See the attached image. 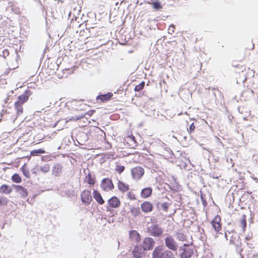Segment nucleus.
<instances>
[{
	"instance_id": "nucleus-1",
	"label": "nucleus",
	"mask_w": 258,
	"mask_h": 258,
	"mask_svg": "<svg viewBox=\"0 0 258 258\" xmlns=\"http://www.w3.org/2000/svg\"><path fill=\"white\" fill-rule=\"evenodd\" d=\"M164 229L156 223H153L147 227V232L151 236L159 238L162 236L164 232Z\"/></svg>"
},
{
	"instance_id": "nucleus-2",
	"label": "nucleus",
	"mask_w": 258,
	"mask_h": 258,
	"mask_svg": "<svg viewBox=\"0 0 258 258\" xmlns=\"http://www.w3.org/2000/svg\"><path fill=\"white\" fill-rule=\"evenodd\" d=\"M166 235L164 240L165 246L168 248L167 250L171 251H176L178 247L177 243L172 235L167 234Z\"/></svg>"
},
{
	"instance_id": "nucleus-3",
	"label": "nucleus",
	"mask_w": 258,
	"mask_h": 258,
	"mask_svg": "<svg viewBox=\"0 0 258 258\" xmlns=\"http://www.w3.org/2000/svg\"><path fill=\"white\" fill-rule=\"evenodd\" d=\"M168 251L163 245H158L152 251V258H163Z\"/></svg>"
},
{
	"instance_id": "nucleus-4",
	"label": "nucleus",
	"mask_w": 258,
	"mask_h": 258,
	"mask_svg": "<svg viewBox=\"0 0 258 258\" xmlns=\"http://www.w3.org/2000/svg\"><path fill=\"white\" fill-rule=\"evenodd\" d=\"M155 244V240L152 237H147L143 239L141 246L144 251H147L154 249Z\"/></svg>"
},
{
	"instance_id": "nucleus-5",
	"label": "nucleus",
	"mask_w": 258,
	"mask_h": 258,
	"mask_svg": "<svg viewBox=\"0 0 258 258\" xmlns=\"http://www.w3.org/2000/svg\"><path fill=\"white\" fill-rule=\"evenodd\" d=\"M144 173L145 171L144 168L140 166H137L131 169L132 177L136 180L141 179L144 175Z\"/></svg>"
},
{
	"instance_id": "nucleus-6",
	"label": "nucleus",
	"mask_w": 258,
	"mask_h": 258,
	"mask_svg": "<svg viewBox=\"0 0 258 258\" xmlns=\"http://www.w3.org/2000/svg\"><path fill=\"white\" fill-rule=\"evenodd\" d=\"M221 217L219 215H216L215 218L211 221V224L213 228L217 233L223 235V233L220 232L221 230L222 227L221 225Z\"/></svg>"
},
{
	"instance_id": "nucleus-7",
	"label": "nucleus",
	"mask_w": 258,
	"mask_h": 258,
	"mask_svg": "<svg viewBox=\"0 0 258 258\" xmlns=\"http://www.w3.org/2000/svg\"><path fill=\"white\" fill-rule=\"evenodd\" d=\"M179 251H181L179 254L180 258H191L194 254V249L191 247H179Z\"/></svg>"
},
{
	"instance_id": "nucleus-8",
	"label": "nucleus",
	"mask_w": 258,
	"mask_h": 258,
	"mask_svg": "<svg viewBox=\"0 0 258 258\" xmlns=\"http://www.w3.org/2000/svg\"><path fill=\"white\" fill-rule=\"evenodd\" d=\"M100 186L101 188L105 191L112 190L114 187L112 180L109 178H103L101 181Z\"/></svg>"
},
{
	"instance_id": "nucleus-9",
	"label": "nucleus",
	"mask_w": 258,
	"mask_h": 258,
	"mask_svg": "<svg viewBox=\"0 0 258 258\" xmlns=\"http://www.w3.org/2000/svg\"><path fill=\"white\" fill-rule=\"evenodd\" d=\"M81 200L85 205H89L92 201L91 191L88 190H83L81 194Z\"/></svg>"
},
{
	"instance_id": "nucleus-10",
	"label": "nucleus",
	"mask_w": 258,
	"mask_h": 258,
	"mask_svg": "<svg viewBox=\"0 0 258 258\" xmlns=\"http://www.w3.org/2000/svg\"><path fill=\"white\" fill-rule=\"evenodd\" d=\"M62 171V165L60 163H54L51 169V174L55 177L60 176Z\"/></svg>"
},
{
	"instance_id": "nucleus-11",
	"label": "nucleus",
	"mask_w": 258,
	"mask_h": 258,
	"mask_svg": "<svg viewBox=\"0 0 258 258\" xmlns=\"http://www.w3.org/2000/svg\"><path fill=\"white\" fill-rule=\"evenodd\" d=\"M31 94L32 93L29 89L26 90L23 94L19 96L18 100L16 102H18V103L23 104L28 101L29 97Z\"/></svg>"
},
{
	"instance_id": "nucleus-12",
	"label": "nucleus",
	"mask_w": 258,
	"mask_h": 258,
	"mask_svg": "<svg viewBox=\"0 0 258 258\" xmlns=\"http://www.w3.org/2000/svg\"><path fill=\"white\" fill-rule=\"evenodd\" d=\"M108 205L109 207L112 208H117L120 205L119 199L116 196H113L107 201Z\"/></svg>"
},
{
	"instance_id": "nucleus-13",
	"label": "nucleus",
	"mask_w": 258,
	"mask_h": 258,
	"mask_svg": "<svg viewBox=\"0 0 258 258\" xmlns=\"http://www.w3.org/2000/svg\"><path fill=\"white\" fill-rule=\"evenodd\" d=\"M153 205L149 201L144 202L141 205L142 211L145 213L151 212L153 210Z\"/></svg>"
},
{
	"instance_id": "nucleus-14",
	"label": "nucleus",
	"mask_w": 258,
	"mask_h": 258,
	"mask_svg": "<svg viewBox=\"0 0 258 258\" xmlns=\"http://www.w3.org/2000/svg\"><path fill=\"white\" fill-rule=\"evenodd\" d=\"M71 103L72 109L77 111L83 110L84 107L86 106V104L82 103L81 100H73Z\"/></svg>"
},
{
	"instance_id": "nucleus-15",
	"label": "nucleus",
	"mask_w": 258,
	"mask_h": 258,
	"mask_svg": "<svg viewBox=\"0 0 258 258\" xmlns=\"http://www.w3.org/2000/svg\"><path fill=\"white\" fill-rule=\"evenodd\" d=\"M153 189L151 187H147L143 188L141 191V197L144 199H147L151 196Z\"/></svg>"
},
{
	"instance_id": "nucleus-16",
	"label": "nucleus",
	"mask_w": 258,
	"mask_h": 258,
	"mask_svg": "<svg viewBox=\"0 0 258 258\" xmlns=\"http://www.w3.org/2000/svg\"><path fill=\"white\" fill-rule=\"evenodd\" d=\"M142 247L139 248L138 246H135L133 250V256L135 258H142L144 255Z\"/></svg>"
},
{
	"instance_id": "nucleus-17",
	"label": "nucleus",
	"mask_w": 258,
	"mask_h": 258,
	"mask_svg": "<svg viewBox=\"0 0 258 258\" xmlns=\"http://www.w3.org/2000/svg\"><path fill=\"white\" fill-rule=\"evenodd\" d=\"M93 196L99 204L103 205L105 203L104 200L103 199L102 196L98 190L94 189Z\"/></svg>"
},
{
	"instance_id": "nucleus-18",
	"label": "nucleus",
	"mask_w": 258,
	"mask_h": 258,
	"mask_svg": "<svg viewBox=\"0 0 258 258\" xmlns=\"http://www.w3.org/2000/svg\"><path fill=\"white\" fill-rule=\"evenodd\" d=\"M113 96V94L111 92H108L106 94H101L96 97V100H100L102 102H105L109 100Z\"/></svg>"
},
{
	"instance_id": "nucleus-19",
	"label": "nucleus",
	"mask_w": 258,
	"mask_h": 258,
	"mask_svg": "<svg viewBox=\"0 0 258 258\" xmlns=\"http://www.w3.org/2000/svg\"><path fill=\"white\" fill-rule=\"evenodd\" d=\"M130 237L132 240L136 242H139L141 240L140 235L136 230H132L129 233Z\"/></svg>"
},
{
	"instance_id": "nucleus-20",
	"label": "nucleus",
	"mask_w": 258,
	"mask_h": 258,
	"mask_svg": "<svg viewBox=\"0 0 258 258\" xmlns=\"http://www.w3.org/2000/svg\"><path fill=\"white\" fill-rule=\"evenodd\" d=\"M13 190L12 187L8 184H4L0 187V193L6 195L10 194Z\"/></svg>"
},
{
	"instance_id": "nucleus-21",
	"label": "nucleus",
	"mask_w": 258,
	"mask_h": 258,
	"mask_svg": "<svg viewBox=\"0 0 258 258\" xmlns=\"http://www.w3.org/2000/svg\"><path fill=\"white\" fill-rule=\"evenodd\" d=\"M22 104L18 103V102H15L14 104L15 109L16 110L17 116L15 118L14 122L15 119H17V117L21 115L23 112V108Z\"/></svg>"
},
{
	"instance_id": "nucleus-22",
	"label": "nucleus",
	"mask_w": 258,
	"mask_h": 258,
	"mask_svg": "<svg viewBox=\"0 0 258 258\" xmlns=\"http://www.w3.org/2000/svg\"><path fill=\"white\" fill-rule=\"evenodd\" d=\"M95 177L93 176L89 172L85 177V182H87L90 185L93 186L95 183Z\"/></svg>"
},
{
	"instance_id": "nucleus-23",
	"label": "nucleus",
	"mask_w": 258,
	"mask_h": 258,
	"mask_svg": "<svg viewBox=\"0 0 258 258\" xmlns=\"http://www.w3.org/2000/svg\"><path fill=\"white\" fill-rule=\"evenodd\" d=\"M117 187L118 189L122 192H125L129 189V185L120 180L118 181Z\"/></svg>"
},
{
	"instance_id": "nucleus-24",
	"label": "nucleus",
	"mask_w": 258,
	"mask_h": 258,
	"mask_svg": "<svg viewBox=\"0 0 258 258\" xmlns=\"http://www.w3.org/2000/svg\"><path fill=\"white\" fill-rule=\"evenodd\" d=\"M20 188H18V189L16 190V192L19 193L21 198H26L28 196L27 190L22 185H20Z\"/></svg>"
},
{
	"instance_id": "nucleus-25",
	"label": "nucleus",
	"mask_w": 258,
	"mask_h": 258,
	"mask_svg": "<svg viewBox=\"0 0 258 258\" xmlns=\"http://www.w3.org/2000/svg\"><path fill=\"white\" fill-rule=\"evenodd\" d=\"M224 233H225V237L226 238V240H228V235H230V243H234V240H233V238H234V235H233V233H234V230H226V231H224Z\"/></svg>"
},
{
	"instance_id": "nucleus-26",
	"label": "nucleus",
	"mask_w": 258,
	"mask_h": 258,
	"mask_svg": "<svg viewBox=\"0 0 258 258\" xmlns=\"http://www.w3.org/2000/svg\"><path fill=\"white\" fill-rule=\"evenodd\" d=\"M153 8L157 11L162 9L163 6L160 2L158 0L152 1L151 3Z\"/></svg>"
},
{
	"instance_id": "nucleus-27",
	"label": "nucleus",
	"mask_w": 258,
	"mask_h": 258,
	"mask_svg": "<svg viewBox=\"0 0 258 258\" xmlns=\"http://www.w3.org/2000/svg\"><path fill=\"white\" fill-rule=\"evenodd\" d=\"M130 212L134 217H137L141 213L139 207H132L130 208Z\"/></svg>"
},
{
	"instance_id": "nucleus-28",
	"label": "nucleus",
	"mask_w": 258,
	"mask_h": 258,
	"mask_svg": "<svg viewBox=\"0 0 258 258\" xmlns=\"http://www.w3.org/2000/svg\"><path fill=\"white\" fill-rule=\"evenodd\" d=\"M258 222V209H256L254 212L250 213V223H253L254 221Z\"/></svg>"
},
{
	"instance_id": "nucleus-29",
	"label": "nucleus",
	"mask_w": 258,
	"mask_h": 258,
	"mask_svg": "<svg viewBox=\"0 0 258 258\" xmlns=\"http://www.w3.org/2000/svg\"><path fill=\"white\" fill-rule=\"evenodd\" d=\"M39 169L43 173L46 174L50 170V164L46 163L42 166H39Z\"/></svg>"
},
{
	"instance_id": "nucleus-30",
	"label": "nucleus",
	"mask_w": 258,
	"mask_h": 258,
	"mask_svg": "<svg viewBox=\"0 0 258 258\" xmlns=\"http://www.w3.org/2000/svg\"><path fill=\"white\" fill-rule=\"evenodd\" d=\"M21 171L22 172L23 175L27 178H30V171L26 168V164H24L22 167L20 168Z\"/></svg>"
},
{
	"instance_id": "nucleus-31",
	"label": "nucleus",
	"mask_w": 258,
	"mask_h": 258,
	"mask_svg": "<svg viewBox=\"0 0 258 258\" xmlns=\"http://www.w3.org/2000/svg\"><path fill=\"white\" fill-rule=\"evenodd\" d=\"M85 117V114H80L79 115H76L72 116L71 117H68L69 120L72 121H76L81 119Z\"/></svg>"
},
{
	"instance_id": "nucleus-32",
	"label": "nucleus",
	"mask_w": 258,
	"mask_h": 258,
	"mask_svg": "<svg viewBox=\"0 0 258 258\" xmlns=\"http://www.w3.org/2000/svg\"><path fill=\"white\" fill-rule=\"evenodd\" d=\"M45 151L42 149H38L32 150L30 152V155L31 156H38L42 154H44L45 153Z\"/></svg>"
},
{
	"instance_id": "nucleus-33",
	"label": "nucleus",
	"mask_w": 258,
	"mask_h": 258,
	"mask_svg": "<svg viewBox=\"0 0 258 258\" xmlns=\"http://www.w3.org/2000/svg\"><path fill=\"white\" fill-rule=\"evenodd\" d=\"M12 180L15 183H20L22 181V178L18 173H15L12 176Z\"/></svg>"
},
{
	"instance_id": "nucleus-34",
	"label": "nucleus",
	"mask_w": 258,
	"mask_h": 258,
	"mask_svg": "<svg viewBox=\"0 0 258 258\" xmlns=\"http://www.w3.org/2000/svg\"><path fill=\"white\" fill-rule=\"evenodd\" d=\"M176 238L179 241H184L186 240V236L183 233L177 232L176 234Z\"/></svg>"
},
{
	"instance_id": "nucleus-35",
	"label": "nucleus",
	"mask_w": 258,
	"mask_h": 258,
	"mask_svg": "<svg viewBox=\"0 0 258 258\" xmlns=\"http://www.w3.org/2000/svg\"><path fill=\"white\" fill-rule=\"evenodd\" d=\"M240 225L242 227L243 231H245L246 227V216L243 214L242 216V219L240 220Z\"/></svg>"
},
{
	"instance_id": "nucleus-36",
	"label": "nucleus",
	"mask_w": 258,
	"mask_h": 258,
	"mask_svg": "<svg viewBox=\"0 0 258 258\" xmlns=\"http://www.w3.org/2000/svg\"><path fill=\"white\" fill-rule=\"evenodd\" d=\"M145 83L144 81H142L138 85H136L134 88V90L136 92H139L142 90L145 87Z\"/></svg>"
},
{
	"instance_id": "nucleus-37",
	"label": "nucleus",
	"mask_w": 258,
	"mask_h": 258,
	"mask_svg": "<svg viewBox=\"0 0 258 258\" xmlns=\"http://www.w3.org/2000/svg\"><path fill=\"white\" fill-rule=\"evenodd\" d=\"M190 163V161L189 159L184 158L183 160H181V163L180 164V166L183 167V168H186L187 166V164Z\"/></svg>"
},
{
	"instance_id": "nucleus-38",
	"label": "nucleus",
	"mask_w": 258,
	"mask_h": 258,
	"mask_svg": "<svg viewBox=\"0 0 258 258\" xmlns=\"http://www.w3.org/2000/svg\"><path fill=\"white\" fill-rule=\"evenodd\" d=\"M9 202V200L5 197L0 196V206H6Z\"/></svg>"
},
{
	"instance_id": "nucleus-39",
	"label": "nucleus",
	"mask_w": 258,
	"mask_h": 258,
	"mask_svg": "<svg viewBox=\"0 0 258 258\" xmlns=\"http://www.w3.org/2000/svg\"><path fill=\"white\" fill-rule=\"evenodd\" d=\"M124 169H125V167L124 166L120 165H116L115 168V170L118 174H121L124 171Z\"/></svg>"
},
{
	"instance_id": "nucleus-40",
	"label": "nucleus",
	"mask_w": 258,
	"mask_h": 258,
	"mask_svg": "<svg viewBox=\"0 0 258 258\" xmlns=\"http://www.w3.org/2000/svg\"><path fill=\"white\" fill-rule=\"evenodd\" d=\"M40 171L39 169V165H36L31 170L32 173L35 176L37 175L38 172Z\"/></svg>"
},
{
	"instance_id": "nucleus-41",
	"label": "nucleus",
	"mask_w": 258,
	"mask_h": 258,
	"mask_svg": "<svg viewBox=\"0 0 258 258\" xmlns=\"http://www.w3.org/2000/svg\"><path fill=\"white\" fill-rule=\"evenodd\" d=\"M169 204L168 203L164 202L161 204V208L164 211L167 212L168 209Z\"/></svg>"
},
{
	"instance_id": "nucleus-42",
	"label": "nucleus",
	"mask_w": 258,
	"mask_h": 258,
	"mask_svg": "<svg viewBox=\"0 0 258 258\" xmlns=\"http://www.w3.org/2000/svg\"><path fill=\"white\" fill-rule=\"evenodd\" d=\"M163 258H175V256L171 251L169 250Z\"/></svg>"
},
{
	"instance_id": "nucleus-43",
	"label": "nucleus",
	"mask_w": 258,
	"mask_h": 258,
	"mask_svg": "<svg viewBox=\"0 0 258 258\" xmlns=\"http://www.w3.org/2000/svg\"><path fill=\"white\" fill-rule=\"evenodd\" d=\"M41 160L44 162H47L51 160V157L50 155L42 156Z\"/></svg>"
},
{
	"instance_id": "nucleus-44",
	"label": "nucleus",
	"mask_w": 258,
	"mask_h": 258,
	"mask_svg": "<svg viewBox=\"0 0 258 258\" xmlns=\"http://www.w3.org/2000/svg\"><path fill=\"white\" fill-rule=\"evenodd\" d=\"M127 196L128 198L131 200L136 199L135 195L133 192L129 191L128 192H127Z\"/></svg>"
},
{
	"instance_id": "nucleus-45",
	"label": "nucleus",
	"mask_w": 258,
	"mask_h": 258,
	"mask_svg": "<svg viewBox=\"0 0 258 258\" xmlns=\"http://www.w3.org/2000/svg\"><path fill=\"white\" fill-rule=\"evenodd\" d=\"M195 129V125L194 124V122H192L190 125H189V127L188 128H187V131L190 134L192 132L194 131Z\"/></svg>"
},
{
	"instance_id": "nucleus-46",
	"label": "nucleus",
	"mask_w": 258,
	"mask_h": 258,
	"mask_svg": "<svg viewBox=\"0 0 258 258\" xmlns=\"http://www.w3.org/2000/svg\"><path fill=\"white\" fill-rule=\"evenodd\" d=\"M210 177H212L214 179H218L220 176L218 174H216L215 172H211L209 174Z\"/></svg>"
},
{
	"instance_id": "nucleus-47",
	"label": "nucleus",
	"mask_w": 258,
	"mask_h": 258,
	"mask_svg": "<svg viewBox=\"0 0 258 258\" xmlns=\"http://www.w3.org/2000/svg\"><path fill=\"white\" fill-rule=\"evenodd\" d=\"M174 29H175V26L173 24H171L168 29V33L171 34H172L174 32Z\"/></svg>"
},
{
	"instance_id": "nucleus-48",
	"label": "nucleus",
	"mask_w": 258,
	"mask_h": 258,
	"mask_svg": "<svg viewBox=\"0 0 258 258\" xmlns=\"http://www.w3.org/2000/svg\"><path fill=\"white\" fill-rule=\"evenodd\" d=\"M95 112V110H90L87 112L84 113L83 114H85V116L86 115H88V116H91Z\"/></svg>"
},
{
	"instance_id": "nucleus-49",
	"label": "nucleus",
	"mask_w": 258,
	"mask_h": 258,
	"mask_svg": "<svg viewBox=\"0 0 258 258\" xmlns=\"http://www.w3.org/2000/svg\"><path fill=\"white\" fill-rule=\"evenodd\" d=\"M2 53L3 56L5 58H6L9 55V51L8 49H5L3 51Z\"/></svg>"
},
{
	"instance_id": "nucleus-50",
	"label": "nucleus",
	"mask_w": 258,
	"mask_h": 258,
	"mask_svg": "<svg viewBox=\"0 0 258 258\" xmlns=\"http://www.w3.org/2000/svg\"><path fill=\"white\" fill-rule=\"evenodd\" d=\"M155 206L156 207L158 211H160L161 209V203L159 202H155Z\"/></svg>"
},
{
	"instance_id": "nucleus-51",
	"label": "nucleus",
	"mask_w": 258,
	"mask_h": 258,
	"mask_svg": "<svg viewBox=\"0 0 258 258\" xmlns=\"http://www.w3.org/2000/svg\"><path fill=\"white\" fill-rule=\"evenodd\" d=\"M201 200H202V202L204 207H206L207 205V203L206 200L204 198L203 196H201Z\"/></svg>"
},
{
	"instance_id": "nucleus-52",
	"label": "nucleus",
	"mask_w": 258,
	"mask_h": 258,
	"mask_svg": "<svg viewBox=\"0 0 258 258\" xmlns=\"http://www.w3.org/2000/svg\"><path fill=\"white\" fill-rule=\"evenodd\" d=\"M163 148L168 152H172V151L171 150L170 148L168 147L167 145H166V146H164Z\"/></svg>"
},
{
	"instance_id": "nucleus-53",
	"label": "nucleus",
	"mask_w": 258,
	"mask_h": 258,
	"mask_svg": "<svg viewBox=\"0 0 258 258\" xmlns=\"http://www.w3.org/2000/svg\"><path fill=\"white\" fill-rule=\"evenodd\" d=\"M20 185L12 184L11 187H12V188H14L16 191L18 189V188H20Z\"/></svg>"
},
{
	"instance_id": "nucleus-54",
	"label": "nucleus",
	"mask_w": 258,
	"mask_h": 258,
	"mask_svg": "<svg viewBox=\"0 0 258 258\" xmlns=\"http://www.w3.org/2000/svg\"><path fill=\"white\" fill-rule=\"evenodd\" d=\"M107 158H108V159H114V155L112 154H109V155L107 157Z\"/></svg>"
},
{
	"instance_id": "nucleus-55",
	"label": "nucleus",
	"mask_w": 258,
	"mask_h": 258,
	"mask_svg": "<svg viewBox=\"0 0 258 258\" xmlns=\"http://www.w3.org/2000/svg\"><path fill=\"white\" fill-rule=\"evenodd\" d=\"M247 245L248 247L250 248H254V246H253V244L252 243L247 242Z\"/></svg>"
},
{
	"instance_id": "nucleus-56",
	"label": "nucleus",
	"mask_w": 258,
	"mask_h": 258,
	"mask_svg": "<svg viewBox=\"0 0 258 258\" xmlns=\"http://www.w3.org/2000/svg\"><path fill=\"white\" fill-rule=\"evenodd\" d=\"M160 146L162 147V148H163L164 146H166V144L165 143H164L163 142H161L160 144Z\"/></svg>"
},
{
	"instance_id": "nucleus-57",
	"label": "nucleus",
	"mask_w": 258,
	"mask_h": 258,
	"mask_svg": "<svg viewBox=\"0 0 258 258\" xmlns=\"http://www.w3.org/2000/svg\"><path fill=\"white\" fill-rule=\"evenodd\" d=\"M8 7H13V5H14V3L12 2H9V4H8Z\"/></svg>"
},
{
	"instance_id": "nucleus-58",
	"label": "nucleus",
	"mask_w": 258,
	"mask_h": 258,
	"mask_svg": "<svg viewBox=\"0 0 258 258\" xmlns=\"http://www.w3.org/2000/svg\"><path fill=\"white\" fill-rule=\"evenodd\" d=\"M181 247H189V244H186V243L184 244Z\"/></svg>"
},
{
	"instance_id": "nucleus-59",
	"label": "nucleus",
	"mask_w": 258,
	"mask_h": 258,
	"mask_svg": "<svg viewBox=\"0 0 258 258\" xmlns=\"http://www.w3.org/2000/svg\"><path fill=\"white\" fill-rule=\"evenodd\" d=\"M82 136L85 138H88L87 134L84 133H82Z\"/></svg>"
},
{
	"instance_id": "nucleus-60",
	"label": "nucleus",
	"mask_w": 258,
	"mask_h": 258,
	"mask_svg": "<svg viewBox=\"0 0 258 258\" xmlns=\"http://www.w3.org/2000/svg\"><path fill=\"white\" fill-rule=\"evenodd\" d=\"M9 100V96L5 99V103H8Z\"/></svg>"
},
{
	"instance_id": "nucleus-61",
	"label": "nucleus",
	"mask_w": 258,
	"mask_h": 258,
	"mask_svg": "<svg viewBox=\"0 0 258 258\" xmlns=\"http://www.w3.org/2000/svg\"><path fill=\"white\" fill-rule=\"evenodd\" d=\"M250 236H246L245 238V241H248L250 239Z\"/></svg>"
},
{
	"instance_id": "nucleus-62",
	"label": "nucleus",
	"mask_w": 258,
	"mask_h": 258,
	"mask_svg": "<svg viewBox=\"0 0 258 258\" xmlns=\"http://www.w3.org/2000/svg\"><path fill=\"white\" fill-rule=\"evenodd\" d=\"M106 210H107V211H110V212H112V211H113V210H111V209H110V208H109V207H108L107 208Z\"/></svg>"
},
{
	"instance_id": "nucleus-63",
	"label": "nucleus",
	"mask_w": 258,
	"mask_h": 258,
	"mask_svg": "<svg viewBox=\"0 0 258 258\" xmlns=\"http://www.w3.org/2000/svg\"><path fill=\"white\" fill-rule=\"evenodd\" d=\"M113 222H114L113 219H112V220H108V222L109 223H113Z\"/></svg>"
},
{
	"instance_id": "nucleus-64",
	"label": "nucleus",
	"mask_w": 258,
	"mask_h": 258,
	"mask_svg": "<svg viewBox=\"0 0 258 258\" xmlns=\"http://www.w3.org/2000/svg\"><path fill=\"white\" fill-rule=\"evenodd\" d=\"M187 138V137H186V136H184V137H183V140H184V141H186Z\"/></svg>"
}]
</instances>
